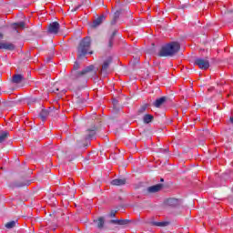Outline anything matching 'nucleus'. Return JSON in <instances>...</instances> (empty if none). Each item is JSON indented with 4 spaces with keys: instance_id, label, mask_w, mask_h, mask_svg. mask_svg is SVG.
Wrapping results in <instances>:
<instances>
[{
    "instance_id": "obj_9",
    "label": "nucleus",
    "mask_w": 233,
    "mask_h": 233,
    "mask_svg": "<svg viewBox=\"0 0 233 233\" xmlns=\"http://www.w3.org/2000/svg\"><path fill=\"white\" fill-rule=\"evenodd\" d=\"M166 205H168V207H178V205H181V200L174 198H167L166 200Z\"/></svg>"
},
{
    "instance_id": "obj_13",
    "label": "nucleus",
    "mask_w": 233,
    "mask_h": 233,
    "mask_svg": "<svg viewBox=\"0 0 233 233\" xmlns=\"http://www.w3.org/2000/svg\"><path fill=\"white\" fill-rule=\"evenodd\" d=\"M105 15H101L100 16H98L96 19H95L93 21L92 24V28H97V26H99L100 25H102L103 21H105Z\"/></svg>"
},
{
    "instance_id": "obj_17",
    "label": "nucleus",
    "mask_w": 233,
    "mask_h": 233,
    "mask_svg": "<svg viewBox=\"0 0 233 233\" xmlns=\"http://www.w3.org/2000/svg\"><path fill=\"white\" fill-rule=\"evenodd\" d=\"M166 101H167V96H161L160 98H157L153 103V105L156 106V108H159Z\"/></svg>"
},
{
    "instance_id": "obj_10",
    "label": "nucleus",
    "mask_w": 233,
    "mask_h": 233,
    "mask_svg": "<svg viewBox=\"0 0 233 233\" xmlns=\"http://www.w3.org/2000/svg\"><path fill=\"white\" fill-rule=\"evenodd\" d=\"M111 225H128V223H132L130 219H111L109 220Z\"/></svg>"
},
{
    "instance_id": "obj_8",
    "label": "nucleus",
    "mask_w": 233,
    "mask_h": 233,
    "mask_svg": "<svg viewBox=\"0 0 233 233\" xmlns=\"http://www.w3.org/2000/svg\"><path fill=\"white\" fill-rule=\"evenodd\" d=\"M15 46H14V44L12 43H8V42H5L2 43L0 42V50H15Z\"/></svg>"
},
{
    "instance_id": "obj_30",
    "label": "nucleus",
    "mask_w": 233,
    "mask_h": 233,
    "mask_svg": "<svg viewBox=\"0 0 233 233\" xmlns=\"http://www.w3.org/2000/svg\"><path fill=\"white\" fill-rule=\"evenodd\" d=\"M78 8H81V5H77V6L74 7V8L71 10V12H77V9H78Z\"/></svg>"
},
{
    "instance_id": "obj_11",
    "label": "nucleus",
    "mask_w": 233,
    "mask_h": 233,
    "mask_svg": "<svg viewBox=\"0 0 233 233\" xmlns=\"http://www.w3.org/2000/svg\"><path fill=\"white\" fill-rule=\"evenodd\" d=\"M195 66H198L201 70L205 69V58L196 57L194 60Z\"/></svg>"
},
{
    "instance_id": "obj_21",
    "label": "nucleus",
    "mask_w": 233,
    "mask_h": 233,
    "mask_svg": "<svg viewBox=\"0 0 233 233\" xmlns=\"http://www.w3.org/2000/svg\"><path fill=\"white\" fill-rule=\"evenodd\" d=\"M117 34V30L113 31V33L111 34L110 37H109V42H108V46L110 48H112L113 45H114V37H116Z\"/></svg>"
},
{
    "instance_id": "obj_3",
    "label": "nucleus",
    "mask_w": 233,
    "mask_h": 233,
    "mask_svg": "<svg viewBox=\"0 0 233 233\" xmlns=\"http://www.w3.org/2000/svg\"><path fill=\"white\" fill-rule=\"evenodd\" d=\"M92 45V40L89 36L83 38L77 47V59H83L88 54L90 46Z\"/></svg>"
},
{
    "instance_id": "obj_26",
    "label": "nucleus",
    "mask_w": 233,
    "mask_h": 233,
    "mask_svg": "<svg viewBox=\"0 0 233 233\" xmlns=\"http://www.w3.org/2000/svg\"><path fill=\"white\" fill-rule=\"evenodd\" d=\"M147 108H148V104L141 106L140 108L138 109V114H145Z\"/></svg>"
},
{
    "instance_id": "obj_32",
    "label": "nucleus",
    "mask_w": 233,
    "mask_h": 233,
    "mask_svg": "<svg viewBox=\"0 0 233 233\" xmlns=\"http://www.w3.org/2000/svg\"><path fill=\"white\" fill-rule=\"evenodd\" d=\"M4 35H3V33H0V41L1 39H3Z\"/></svg>"
},
{
    "instance_id": "obj_23",
    "label": "nucleus",
    "mask_w": 233,
    "mask_h": 233,
    "mask_svg": "<svg viewBox=\"0 0 233 233\" xmlns=\"http://www.w3.org/2000/svg\"><path fill=\"white\" fill-rule=\"evenodd\" d=\"M7 138H8V131H3L0 134V143L6 141Z\"/></svg>"
},
{
    "instance_id": "obj_29",
    "label": "nucleus",
    "mask_w": 233,
    "mask_h": 233,
    "mask_svg": "<svg viewBox=\"0 0 233 233\" xmlns=\"http://www.w3.org/2000/svg\"><path fill=\"white\" fill-rule=\"evenodd\" d=\"M197 6H198V7L203 6V1L198 0V1L197 2Z\"/></svg>"
},
{
    "instance_id": "obj_16",
    "label": "nucleus",
    "mask_w": 233,
    "mask_h": 233,
    "mask_svg": "<svg viewBox=\"0 0 233 233\" xmlns=\"http://www.w3.org/2000/svg\"><path fill=\"white\" fill-rule=\"evenodd\" d=\"M25 81V76L23 75L17 74L13 76L12 82L15 85H19V83Z\"/></svg>"
},
{
    "instance_id": "obj_1",
    "label": "nucleus",
    "mask_w": 233,
    "mask_h": 233,
    "mask_svg": "<svg viewBox=\"0 0 233 233\" xmlns=\"http://www.w3.org/2000/svg\"><path fill=\"white\" fill-rule=\"evenodd\" d=\"M179 48H181L179 43L170 42L161 47L160 51L158 52V56L172 57V56H175V54H177L179 52Z\"/></svg>"
},
{
    "instance_id": "obj_14",
    "label": "nucleus",
    "mask_w": 233,
    "mask_h": 233,
    "mask_svg": "<svg viewBox=\"0 0 233 233\" xmlns=\"http://www.w3.org/2000/svg\"><path fill=\"white\" fill-rule=\"evenodd\" d=\"M126 184H127L126 178H115L111 181V185H113L114 187H121Z\"/></svg>"
},
{
    "instance_id": "obj_25",
    "label": "nucleus",
    "mask_w": 233,
    "mask_h": 233,
    "mask_svg": "<svg viewBox=\"0 0 233 233\" xmlns=\"http://www.w3.org/2000/svg\"><path fill=\"white\" fill-rule=\"evenodd\" d=\"M120 12L116 11L114 15L113 20L111 22L112 25H116V22L117 21V19H119V15H120Z\"/></svg>"
},
{
    "instance_id": "obj_6",
    "label": "nucleus",
    "mask_w": 233,
    "mask_h": 233,
    "mask_svg": "<svg viewBox=\"0 0 233 233\" xmlns=\"http://www.w3.org/2000/svg\"><path fill=\"white\" fill-rule=\"evenodd\" d=\"M30 185V180L27 181H15L10 184L11 188L21 187H28Z\"/></svg>"
},
{
    "instance_id": "obj_28",
    "label": "nucleus",
    "mask_w": 233,
    "mask_h": 233,
    "mask_svg": "<svg viewBox=\"0 0 233 233\" xmlns=\"http://www.w3.org/2000/svg\"><path fill=\"white\" fill-rule=\"evenodd\" d=\"M210 68V63L208 62V60H205V70Z\"/></svg>"
},
{
    "instance_id": "obj_35",
    "label": "nucleus",
    "mask_w": 233,
    "mask_h": 233,
    "mask_svg": "<svg viewBox=\"0 0 233 233\" xmlns=\"http://www.w3.org/2000/svg\"><path fill=\"white\" fill-rule=\"evenodd\" d=\"M160 181H161V183H163V181H165V179H164V178H161Z\"/></svg>"
},
{
    "instance_id": "obj_19",
    "label": "nucleus",
    "mask_w": 233,
    "mask_h": 233,
    "mask_svg": "<svg viewBox=\"0 0 233 233\" xmlns=\"http://www.w3.org/2000/svg\"><path fill=\"white\" fill-rule=\"evenodd\" d=\"M25 26H26V24H25V22L13 24L14 30H17V28H19L20 30H25Z\"/></svg>"
},
{
    "instance_id": "obj_22",
    "label": "nucleus",
    "mask_w": 233,
    "mask_h": 233,
    "mask_svg": "<svg viewBox=\"0 0 233 233\" xmlns=\"http://www.w3.org/2000/svg\"><path fill=\"white\" fill-rule=\"evenodd\" d=\"M150 225H152V227H167L168 226V222L151 221Z\"/></svg>"
},
{
    "instance_id": "obj_36",
    "label": "nucleus",
    "mask_w": 233,
    "mask_h": 233,
    "mask_svg": "<svg viewBox=\"0 0 233 233\" xmlns=\"http://www.w3.org/2000/svg\"><path fill=\"white\" fill-rule=\"evenodd\" d=\"M89 54H92V52H90Z\"/></svg>"
},
{
    "instance_id": "obj_31",
    "label": "nucleus",
    "mask_w": 233,
    "mask_h": 233,
    "mask_svg": "<svg viewBox=\"0 0 233 233\" xmlns=\"http://www.w3.org/2000/svg\"><path fill=\"white\" fill-rule=\"evenodd\" d=\"M37 99L36 98H33L31 99L30 103H36Z\"/></svg>"
},
{
    "instance_id": "obj_20",
    "label": "nucleus",
    "mask_w": 233,
    "mask_h": 233,
    "mask_svg": "<svg viewBox=\"0 0 233 233\" xmlns=\"http://www.w3.org/2000/svg\"><path fill=\"white\" fill-rule=\"evenodd\" d=\"M154 120V116L147 114L143 117V121L146 125H148V123H151Z\"/></svg>"
},
{
    "instance_id": "obj_4",
    "label": "nucleus",
    "mask_w": 233,
    "mask_h": 233,
    "mask_svg": "<svg viewBox=\"0 0 233 233\" xmlns=\"http://www.w3.org/2000/svg\"><path fill=\"white\" fill-rule=\"evenodd\" d=\"M56 114H57V109L49 107L48 109H42L39 116L41 117L42 121H46L48 116H56Z\"/></svg>"
},
{
    "instance_id": "obj_24",
    "label": "nucleus",
    "mask_w": 233,
    "mask_h": 233,
    "mask_svg": "<svg viewBox=\"0 0 233 233\" xmlns=\"http://www.w3.org/2000/svg\"><path fill=\"white\" fill-rule=\"evenodd\" d=\"M16 221L15 220H12V221H10V222H7L6 224H5V228H14L15 227V225H16Z\"/></svg>"
},
{
    "instance_id": "obj_2",
    "label": "nucleus",
    "mask_w": 233,
    "mask_h": 233,
    "mask_svg": "<svg viewBox=\"0 0 233 233\" xmlns=\"http://www.w3.org/2000/svg\"><path fill=\"white\" fill-rule=\"evenodd\" d=\"M79 70V63L75 62L73 66V71L71 72L70 79L76 81V79H79V77H83V76H86V74H90V72H94V66H88L85 67L82 71Z\"/></svg>"
},
{
    "instance_id": "obj_18",
    "label": "nucleus",
    "mask_w": 233,
    "mask_h": 233,
    "mask_svg": "<svg viewBox=\"0 0 233 233\" xmlns=\"http://www.w3.org/2000/svg\"><path fill=\"white\" fill-rule=\"evenodd\" d=\"M108 66H110V60H106L102 65L101 74L106 76V70H108Z\"/></svg>"
},
{
    "instance_id": "obj_5",
    "label": "nucleus",
    "mask_w": 233,
    "mask_h": 233,
    "mask_svg": "<svg viewBox=\"0 0 233 233\" xmlns=\"http://www.w3.org/2000/svg\"><path fill=\"white\" fill-rule=\"evenodd\" d=\"M60 27H61V25H59V23L53 22V23L49 24L48 32H49V34H58Z\"/></svg>"
},
{
    "instance_id": "obj_33",
    "label": "nucleus",
    "mask_w": 233,
    "mask_h": 233,
    "mask_svg": "<svg viewBox=\"0 0 233 233\" xmlns=\"http://www.w3.org/2000/svg\"><path fill=\"white\" fill-rule=\"evenodd\" d=\"M162 152L167 153L168 152V149H163Z\"/></svg>"
},
{
    "instance_id": "obj_7",
    "label": "nucleus",
    "mask_w": 233,
    "mask_h": 233,
    "mask_svg": "<svg viewBox=\"0 0 233 233\" xmlns=\"http://www.w3.org/2000/svg\"><path fill=\"white\" fill-rule=\"evenodd\" d=\"M94 225L95 227H96V228H98L99 230H103L104 227H105V218L100 217L97 219L94 220Z\"/></svg>"
},
{
    "instance_id": "obj_27",
    "label": "nucleus",
    "mask_w": 233,
    "mask_h": 233,
    "mask_svg": "<svg viewBox=\"0 0 233 233\" xmlns=\"http://www.w3.org/2000/svg\"><path fill=\"white\" fill-rule=\"evenodd\" d=\"M116 212H117V211L111 210V212L109 213L108 217H109V218H116Z\"/></svg>"
},
{
    "instance_id": "obj_34",
    "label": "nucleus",
    "mask_w": 233,
    "mask_h": 233,
    "mask_svg": "<svg viewBox=\"0 0 233 233\" xmlns=\"http://www.w3.org/2000/svg\"><path fill=\"white\" fill-rule=\"evenodd\" d=\"M230 123L233 125V116L230 117Z\"/></svg>"
},
{
    "instance_id": "obj_12",
    "label": "nucleus",
    "mask_w": 233,
    "mask_h": 233,
    "mask_svg": "<svg viewBox=\"0 0 233 233\" xmlns=\"http://www.w3.org/2000/svg\"><path fill=\"white\" fill-rule=\"evenodd\" d=\"M161 188H163V184H157L147 187V192H149V194H156V192H159Z\"/></svg>"
},
{
    "instance_id": "obj_15",
    "label": "nucleus",
    "mask_w": 233,
    "mask_h": 233,
    "mask_svg": "<svg viewBox=\"0 0 233 233\" xmlns=\"http://www.w3.org/2000/svg\"><path fill=\"white\" fill-rule=\"evenodd\" d=\"M96 127L86 130V139H96Z\"/></svg>"
}]
</instances>
